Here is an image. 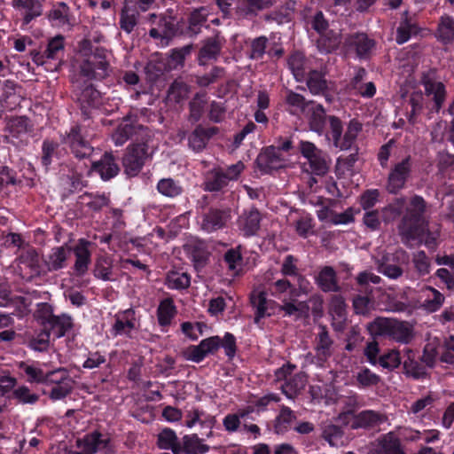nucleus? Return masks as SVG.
<instances>
[{
	"mask_svg": "<svg viewBox=\"0 0 454 454\" xmlns=\"http://www.w3.org/2000/svg\"><path fill=\"white\" fill-rule=\"evenodd\" d=\"M73 67L85 81L101 82L111 73L105 50L98 48L93 50L91 42L87 39L80 42Z\"/></svg>",
	"mask_w": 454,
	"mask_h": 454,
	"instance_id": "f257e3e1",
	"label": "nucleus"
},
{
	"mask_svg": "<svg viewBox=\"0 0 454 454\" xmlns=\"http://www.w3.org/2000/svg\"><path fill=\"white\" fill-rule=\"evenodd\" d=\"M429 204L419 194L412 195L405 207L397 231L404 246H411L412 240L419 239L429 225L427 213Z\"/></svg>",
	"mask_w": 454,
	"mask_h": 454,
	"instance_id": "f03ea898",
	"label": "nucleus"
},
{
	"mask_svg": "<svg viewBox=\"0 0 454 454\" xmlns=\"http://www.w3.org/2000/svg\"><path fill=\"white\" fill-rule=\"evenodd\" d=\"M79 95L78 100L81 104V112L83 121H89L93 116L90 107L98 109L106 114H109L117 108V103L113 98L106 96V92L98 90L97 87H77Z\"/></svg>",
	"mask_w": 454,
	"mask_h": 454,
	"instance_id": "7ed1b4c3",
	"label": "nucleus"
},
{
	"mask_svg": "<svg viewBox=\"0 0 454 454\" xmlns=\"http://www.w3.org/2000/svg\"><path fill=\"white\" fill-rule=\"evenodd\" d=\"M151 139L132 142L126 148L122 157L124 172L129 176H137L153 153L149 152L148 143Z\"/></svg>",
	"mask_w": 454,
	"mask_h": 454,
	"instance_id": "20e7f679",
	"label": "nucleus"
},
{
	"mask_svg": "<svg viewBox=\"0 0 454 454\" xmlns=\"http://www.w3.org/2000/svg\"><path fill=\"white\" fill-rule=\"evenodd\" d=\"M414 160L406 155L401 160L394 163L387 177L386 189L388 193L396 195L406 187L413 176Z\"/></svg>",
	"mask_w": 454,
	"mask_h": 454,
	"instance_id": "39448f33",
	"label": "nucleus"
},
{
	"mask_svg": "<svg viewBox=\"0 0 454 454\" xmlns=\"http://www.w3.org/2000/svg\"><path fill=\"white\" fill-rule=\"evenodd\" d=\"M88 124H74L71 127L69 132L63 137L62 141L67 144L73 154L78 159L89 158L94 148L90 144L88 138L92 137L88 130Z\"/></svg>",
	"mask_w": 454,
	"mask_h": 454,
	"instance_id": "423d86ee",
	"label": "nucleus"
},
{
	"mask_svg": "<svg viewBox=\"0 0 454 454\" xmlns=\"http://www.w3.org/2000/svg\"><path fill=\"white\" fill-rule=\"evenodd\" d=\"M299 150L301 154L307 159L311 174L318 176H324L327 174L329 160L325 152L317 148L312 142L303 140L299 143Z\"/></svg>",
	"mask_w": 454,
	"mask_h": 454,
	"instance_id": "0eeeda50",
	"label": "nucleus"
},
{
	"mask_svg": "<svg viewBox=\"0 0 454 454\" xmlns=\"http://www.w3.org/2000/svg\"><path fill=\"white\" fill-rule=\"evenodd\" d=\"M76 446L87 447L90 454H115V445L108 433L96 429L76 440Z\"/></svg>",
	"mask_w": 454,
	"mask_h": 454,
	"instance_id": "6e6552de",
	"label": "nucleus"
},
{
	"mask_svg": "<svg viewBox=\"0 0 454 454\" xmlns=\"http://www.w3.org/2000/svg\"><path fill=\"white\" fill-rule=\"evenodd\" d=\"M148 22L153 26L149 31L150 36L162 47L168 44L177 31V22L172 17L158 18L155 14H151Z\"/></svg>",
	"mask_w": 454,
	"mask_h": 454,
	"instance_id": "1a4fd4ad",
	"label": "nucleus"
},
{
	"mask_svg": "<svg viewBox=\"0 0 454 454\" xmlns=\"http://www.w3.org/2000/svg\"><path fill=\"white\" fill-rule=\"evenodd\" d=\"M231 211L229 207H209L206 208L201 215V230L211 233L224 228L231 220Z\"/></svg>",
	"mask_w": 454,
	"mask_h": 454,
	"instance_id": "9d476101",
	"label": "nucleus"
},
{
	"mask_svg": "<svg viewBox=\"0 0 454 454\" xmlns=\"http://www.w3.org/2000/svg\"><path fill=\"white\" fill-rule=\"evenodd\" d=\"M151 138L150 129L138 123H121L112 135V139L117 146L124 145L129 139H131L132 142H139Z\"/></svg>",
	"mask_w": 454,
	"mask_h": 454,
	"instance_id": "9b49d317",
	"label": "nucleus"
},
{
	"mask_svg": "<svg viewBox=\"0 0 454 454\" xmlns=\"http://www.w3.org/2000/svg\"><path fill=\"white\" fill-rule=\"evenodd\" d=\"M64 47V37L56 35L49 41L43 52L32 53V59L38 66H47L52 61L53 67L56 68L63 58Z\"/></svg>",
	"mask_w": 454,
	"mask_h": 454,
	"instance_id": "f8f14e48",
	"label": "nucleus"
},
{
	"mask_svg": "<svg viewBox=\"0 0 454 454\" xmlns=\"http://www.w3.org/2000/svg\"><path fill=\"white\" fill-rule=\"evenodd\" d=\"M72 255V247L64 244L53 247L42 255L45 273L59 271L67 267Z\"/></svg>",
	"mask_w": 454,
	"mask_h": 454,
	"instance_id": "ddd939ff",
	"label": "nucleus"
},
{
	"mask_svg": "<svg viewBox=\"0 0 454 454\" xmlns=\"http://www.w3.org/2000/svg\"><path fill=\"white\" fill-rule=\"evenodd\" d=\"M220 336L203 339L198 345H190L184 352V357L194 363L202 362L208 355H215L220 348Z\"/></svg>",
	"mask_w": 454,
	"mask_h": 454,
	"instance_id": "4468645a",
	"label": "nucleus"
},
{
	"mask_svg": "<svg viewBox=\"0 0 454 454\" xmlns=\"http://www.w3.org/2000/svg\"><path fill=\"white\" fill-rule=\"evenodd\" d=\"M255 164L262 174H271L285 166V159L275 145L263 147L258 154Z\"/></svg>",
	"mask_w": 454,
	"mask_h": 454,
	"instance_id": "2eb2a0df",
	"label": "nucleus"
},
{
	"mask_svg": "<svg viewBox=\"0 0 454 454\" xmlns=\"http://www.w3.org/2000/svg\"><path fill=\"white\" fill-rule=\"evenodd\" d=\"M90 246V241L85 239H78L77 244L72 247V253H74L75 257L72 270L74 275L77 278H82L88 272L89 267L91 263Z\"/></svg>",
	"mask_w": 454,
	"mask_h": 454,
	"instance_id": "dca6fc26",
	"label": "nucleus"
},
{
	"mask_svg": "<svg viewBox=\"0 0 454 454\" xmlns=\"http://www.w3.org/2000/svg\"><path fill=\"white\" fill-rule=\"evenodd\" d=\"M138 325L135 309L129 308L124 310H119L114 315V324L112 326V332L114 336L125 335L130 337V333L137 329Z\"/></svg>",
	"mask_w": 454,
	"mask_h": 454,
	"instance_id": "f3484780",
	"label": "nucleus"
},
{
	"mask_svg": "<svg viewBox=\"0 0 454 454\" xmlns=\"http://www.w3.org/2000/svg\"><path fill=\"white\" fill-rule=\"evenodd\" d=\"M262 215L257 207H251L242 211L237 220V226L245 237L255 236L260 230Z\"/></svg>",
	"mask_w": 454,
	"mask_h": 454,
	"instance_id": "a211bd4d",
	"label": "nucleus"
},
{
	"mask_svg": "<svg viewBox=\"0 0 454 454\" xmlns=\"http://www.w3.org/2000/svg\"><path fill=\"white\" fill-rule=\"evenodd\" d=\"M250 302L255 309L254 323L259 325L264 317H270L275 313L277 302L267 298L265 292H254L250 295Z\"/></svg>",
	"mask_w": 454,
	"mask_h": 454,
	"instance_id": "6ab92c4d",
	"label": "nucleus"
},
{
	"mask_svg": "<svg viewBox=\"0 0 454 454\" xmlns=\"http://www.w3.org/2000/svg\"><path fill=\"white\" fill-rule=\"evenodd\" d=\"M303 117L307 120L309 127L313 132L318 135L325 133L329 115L326 114L325 109L321 104L313 101L307 107V112Z\"/></svg>",
	"mask_w": 454,
	"mask_h": 454,
	"instance_id": "aec40b11",
	"label": "nucleus"
},
{
	"mask_svg": "<svg viewBox=\"0 0 454 454\" xmlns=\"http://www.w3.org/2000/svg\"><path fill=\"white\" fill-rule=\"evenodd\" d=\"M386 420V416L380 411L364 410L355 414L350 421L352 429L372 430L380 427Z\"/></svg>",
	"mask_w": 454,
	"mask_h": 454,
	"instance_id": "412c9836",
	"label": "nucleus"
},
{
	"mask_svg": "<svg viewBox=\"0 0 454 454\" xmlns=\"http://www.w3.org/2000/svg\"><path fill=\"white\" fill-rule=\"evenodd\" d=\"M219 132L217 127L206 128L199 124L188 137V145L194 153L202 152L209 140Z\"/></svg>",
	"mask_w": 454,
	"mask_h": 454,
	"instance_id": "4be33fe9",
	"label": "nucleus"
},
{
	"mask_svg": "<svg viewBox=\"0 0 454 454\" xmlns=\"http://www.w3.org/2000/svg\"><path fill=\"white\" fill-rule=\"evenodd\" d=\"M268 290L271 296L282 301H295L299 296L295 286L286 278L270 281L268 284Z\"/></svg>",
	"mask_w": 454,
	"mask_h": 454,
	"instance_id": "5701e85b",
	"label": "nucleus"
},
{
	"mask_svg": "<svg viewBox=\"0 0 454 454\" xmlns=\"http://www.w3.org/2000/svg\"><path fill=\"white\" fill-rule=\"evenodd\" d=\"M91 170L98 173L101 179L108 181L118 175L120 168L112 153H105L99 160L92 163Z\"/></svg>",
	"mask_w": 454,
	"mask_h": 454,
	"instance_id": "b1692460",
	"label": "nucleus"
},
{
	"mask_svg": "<svg viewBox=\"0 0 454 454\" xmlns=\"http://www.w3.org/2000/svg\"><path fill=\"white\" fill-rule=\"evenodd\" d=\"M315 283L324 293H338L340 291L337 272L332 266H324L315 277Z\"/></svg>",
	"mask_w": 454,
	"mask_h": 454,
	"instance_id": "393cba45",
	"label": "nucleus"
},
{
	"mask_svg": "<svg viewBox=\"0 0 454 454\" xmlns=\"http://www.w3.org/2000/svg\"><path fill=\"white\" fill-rule=\"evenodd\" d=\"M74 326L73 317L67 313L55 315L45 325L44 329L50 335H53L54 339L64 337Z\"/></svg>",
	"mask_w": 454,
	"mask_h": 454,
	"instance_id": "a878e982",
	"label": "nucleus"
},
{
	"mask_svg": "<svg viewBox=\"0 0 454 454\" xmlns=\"http://www.w3.org/2000/svg\"><path fill=\"white\" fill-rule=\"evenodd\" d=\"M20 263L27 267L31 273L35 276H44L45 268L42 256L33 247L25 248L19 256Z\"/></svg>",
	"mask_w": 454,
	"mask_h": 454,
	"instance_id": "bb28decb",
	"label": "nucleus"
},
{
	"mask_svg": "<svg viewBox=\"0 0 454 454\" xmlns=\"http://www.w3.org/2000/svg\"><path fill=\"white\" fill-rule=\"evenodd\" d=\"M223 46V40L220 36L215 35L207 38L202 43V46L198 54V61L200 65L215 60L219 56Z\"/></svg>",
	"mask_w": 454,
	"mask_h": 454,
	"instance_id": "cd10ccee",
	"label": "nucleus"
},
{
	"mask_svg": "<svg viewBox=\"0 0 454 454\" xmlns=\"http://www.w3.org/2000/svg\"><path fill=\"white\" fill-rule=\"evenodd\" d=\"M420 357L411 348H405L403 355L404 373L415 380L424 378L427 375L426 366L419 362Z\"/></svg>",
	"mask_w": 454,
	"mask_h": 454,
	"instance_id": "c85d7f7f",
	"label": "nucleus"
},
{
	"mask_svg": "<svg viewBox=\"0 0 454 454\" xmlns=\"http://www.w3.org/2000/svg\"><path fill=\"white\" fill-rule=\"evenodd\" d=\"M285 103L286 105V111L290 114L303 116L307 112V107L313 103V100H306L302 95L287 90L286 91Z\"/></svg>",
	"mask_w": 454,
	"mask_h": 454,
	"instance_id": "c756f323",
	"label": "nucleus"
},
{
	"mask_svg": "<svg viewBox=\"0 0 454 454\" xmlns=\"http://www.w3.org/2000/svg\"><path fill=\"white\" fill-rule=\"evenodd\" d=\"M156 444L160 450H171L173 454H181V441L175 430L169 427H164L159 432Z\"/></svg>",
	"mask_w": 454,
	"mask_h": 454,
	"instance_id": "7c9ffc66",
	"label": "nucleus"
},
{
	"mask_svg": "<svg viewBox=\"0 0 454 454\" xmlns=\"http://www.w3.org/2000/svg\"><path fill=\"white\" fill-rule=\"evenodd\" d=\"M414 338L413 327L404 321L393 319L388 340L408 344Z\"/></svg>",
	"mask_w": 454,
	"mask_h": 454,
	"instance_id": "2f4dec72",
	"label": "nucleus"
},
{
	"mask_svg": "<svg viewBox=\"0 0 454 454\" xmlns=\"http://www.w3.org/2000/svg\"><path fill=\"white\" fill-rule=\"evenodd\" d=\"M229 183L223 175V168H215L205 176L203 190L210 192H217L227 187Z\"/></svg>",
	"mask_w": 454,
	"mask_h": 454,
	"instance_id": "473e14b6",
	"label": "nucleus"
},
{
	"mask_svg": "<svg viewBox=\"0 0 454 454\" xmlns=\"http://www.w3.org/2000/svg\"><path fill=\"white\" fill-rule=\"evenodd\" d=\"M223 262L233 277L239 276L243 271L244 259L241 246L228 249L223 255Z\"/></svg>",
	"mask_w": 454,
	"mask_h": 454,
	"instance_id": "72a5a7b5",
	"label": "nucleus"
},
{
	"mask_svg": "<svg viewBox=\"0 0 454 454\" xmlns=\"http://www.w3.org/2000/svg\"><path fill=\"white\" fill-rule=\"evenodd\" d=\"M210 450L207 444L203 443L197 434H185L181 441V454H206Z\"/></svg>",
	"mask_w": 454,
	"mask_h": 454,
	"instance_id": "f704fd0d",
	"label": "nucleus"
},
{
	"mask_svg": "<svg viewBox=\"0 0 454 454\" xmlns=\"http://www.w3.org/2000/svg\"><path fill=\"white\" fill-rule=\"evenodd\" d=\"M287 65L297 82H301L305 80L309 67L303 53L295 51L291 54L287 60Z\"/></svg>",
	"mask_w": 454,
	"mask_h": 454,
	"instance_id": "c9c22d12",
	"label": "nucleus"
},
{
	"mask_svg": "<svg viewBox=\"0 0 454 454\" xmlns=\"http://www.w3.org/2000/svg\"><path fill=\"white\" fill-rule=\"evenodd\" d=\"M12 6L25 12L23 24L28 25L35 18L42 14V5L38 0H13Z\"/></svg>",
	"mask_w": 454,
	"mask_h": 454,
	"instance_id": "e433bc0d",
	"label": "nucleus"
},
{
	"mask_svg": "<svg viewBox=\"0 0 454 454\" xmlns=\"http://www.w3.org/2000/svg\"><path fill=\"white\" fill-rule=\"evenodd\" d=\"M344 427L333 423H325L322 426V438L331 446H341L345 442Z\"/></svg>",
	"mask_w": 454,
	"mask_h": 454,
	"instance_id": "4c0bfd02",
	"label": "nucleus"
},
{
	"mask_svg": "<svg viewBox=\"0 0 454 454\" xmlns=\"http://www.w3.org/2000/svg\"><path fill=\"white\" fill-rule=\"evenodd\" d=\"M333 340L325 325L319 326V333L316 337V352L320 360H326L332 355Z\"/></svg>",
	"mask_w": 454,
	"mask_h": 454,
	"instance_id": "58836bf2",
	"label": "nucleus"
},
{
	"mask_svg": "<svg viewBox=\"0 0 454 454\" xmlns=\"http://www.w3.org/2000/svg\"><path fill=\"white\" fill-rule=\"evenodd\" d=\"M177 313L176 307L172 298L163 299L157 309V320L161 327H168L171 325L173 318Z\"/></svg>",
	"mask_w": 454,
	"mask_h": 454,
	"instance_id": "ea45409f",
	"label": "nucleus"
},
{
	"mask_svg": "<svg viewBox=\"0 0 454 454\" xmlns=\"http://www.w3.org/2000/svg\"><path fill=\"white\" fill-rule=\"evenodd\" d=\"M436 39L443 44H450L454 41V19L449 15L440 18L435 31Z\"/></svg>",
	"mask_w": 454,
	"mask_h": 454,
	"instance_id": "a19ab883",
	"label": "nucleus"
},
{
	"mask_svg": "<svg viewBox=\"0 0 454 454\" xmlns=\"http://www.w3.org/2000/svg\"><path fill=\"white\" fill-rule=\"evenodd\" d=\"M393 319L387 317H376L366 325V329L372 339H388Z\"/></svg>",
	"mask_w": 454,
	"mask_h": 454,
	"instance_id": "79ce46f5",
	"label": "nucleus"
},
{
	"mask_svg": "<svg viewBox=\"0 0 454 454\" xmlns=\"http://www.w3.org/2000/svg\"><path fill=\"white\" fill-rule=\"evenodd\" d=\"M51 335L42 327L39 331H35L31 334L27 335L26 344L27 347L32 350L43 352L46 351L50 346Z\"/></svg>",
	"mask_w": 454,
	"mask_h": 454,
	"instance_id": "37998d69",
	"label": "nucleus"
},
{
	"mask_svg": "<svg viewBox=\"0 0 454 454\" xmlns=\"http://www.w3.org/2000/svg\"><path fill=\"white\" fill-rule=\"evenodd\" d=\"M306 376L302 373H296L290 377L281 386L282 393L289 399L295 398L306 386Z\"/></svg>",
	"mask_w": 454,
	"mask_h": 454,
	"instance_id": "c03bdc74",
	"label": "nucleus"
},
{
	"mask_svg": "<svg viewBox=\"0 0 454 454\" xmlns=\"http://www.w3.org/2000/svg\"><path fill=\"white\" fill-rule=\"evenodd\" d=\"M165 285L171 290H185L191 286V276L186 272L170 270L167 273Z\"/></svg>",
	"mask_w": 454,
	"mask_h": 454,
	"instance_id": "a18cd8bd",
	"label": "nucleus"
},
{
	"mask_svg": "<svg viewBox=\"0 0 454 454\" xmlns=\"http://www.w3.org/2000/svg\"><path fill=\"white\" fill-rule=\"evenodd\" d=\"M7 127L10 135L12 137L20 138L21 141L24 136L32 131L30 120L26 116H18L11 119Z\"/></svg>",
	"mask_w": 454,
	"mask_h": 454,
	"instance_id": "49530a36",
	"label": "nucleus"
},
{
	"mask_svg": "<svg viewBox=\"0 0 454 454\" xmlns=\"http://www.w3.org/2000/svg\"><path fill=\"white\" fill-rule=\"evenodd\" d=\"M156 189L161 195L171 199L176 198L184 192L180 182L171 177L160 179L156 185Z\"/></svg>",
	"mask_w": 454,
	"mask_h": 454,
	"instance_id": "de8ad7c7",
	"label": "nucleus"
},
{
	"mask_svg": "<svg viewBox=\"0 0 454 454\" xmlns=\"http://www.w3.org/2000/svg\"><path fill=\"white\" fill-rule=\"evenodd\" d=\"M60 156L59 144L52 139H44L42 144V165L48 169L53 162V159Z\"/></svg>",
	"mask_w": 454,
	"mask_h": 454,
	"instance_id": "09e8293b",
	"label": "nucleus"
},
{
	"mask_svg": "<svg viewBox=\"0 0 454 454\" xmlns=\"http://www.w3.org/2000/svg\"><path fill=\"white\" fill-rule=\"evenodd\" d=\"M355 385L359 388H369L372 387H375L381 380V377L380 375L374 373L365 366L361 367L358 370V372L355 375Z\"/></svg>",
	"mask_w": 454,
	"mask_h": 454,
	"instance_id": "8fccbe9b",
	"label": "nucleus"
},
{
	"mask_svg": "<svg viewBox=\"0 0 454 454\" xmlns=\"http://www.w3.org/2000/svg\"><path fill=\"white\" fill-rule=\"evenodd\" d=\"M74 381L72 378H66V381L51 386L49 398L53 401H59L69 395L74 389Z\"/></svg>",
	"mask_w": 454,
	"mask_h": 454,
	"instance_id": "3c124183",
	"label": "nucleus"
},
{
	"mask_svg": "<svg viewBox=\"0 0 454 454\" xmlns=\"http://www.w3.org/2000/svg\"><path fill=\"white\" fill-rule=\"evenodd\" d=\"M128 4H126L121 12L120 26L123 31L129 34L137 24L138 12L136 9L129 7Z\"/></svg>",
	"mask_w": 454,
	"mask_h": 454,
	"instance_id": "603ef678",
	"label": "nucleus"
},
{
	"mask_svg": "<svg viewBox=\"0 0 454 454\" xmlns=\"http://www.w3.org/2000/svg\"><path fill=\"white\" fill-rule=\"evenodd\" d=\"M404 199L396 198L381 210L382 219L385 223H390L400 217L403 212Z\"/></svg>",
	"mask_w": 454,
	"mask_h": 454,
	"instance_id": "864d4df0",
	"label": "nucleus"
},
{
	"mask_svg": "<svg viewBox=\"0 0 454 454\" xmlns=\"http://www.w3.org/2000/svg\"><path fill=\"white\" fill-rule=\"evenodd\" d=\"M112 259L108 256H99L95 262L94 276L104 281L112 280Z\"/></svg>",
	"mask_w": 454,
	"mask_h": 454,
	"instance_id": "5fc2aeb1",
	"label": "nucleus"
},
{
	"mask_svg": "<svg viewBox=\"0 0 454 454\" xmlns=\"http://www.w3.org/2000/svg\"><path fill=\"white\" fill-rule=\"evenodd\" d=\"M362 130V123L356 120L352 119L348 122L347 130L343 136L342 144L340 145V150H348L352 147L355 143L357 135Z\"/></svg>",
	"mask_w": 454,
	"mask_h": 454,
	"instance_id": "6e6d98bb",
	"label": "nucleus"
},
{
	"mask_svg": "<svg viewBox=\"0 0 454 454\" xmlns=\"http://www.w3.org/2000/svg\"><path fill=\"white\" fill-rule=\"evenodd\" d=\"M297 258H295L293 254H288L285 257L281 268H280V273L282 274L283 278L287 277H294L298 278L299 285L301 286V281L304 280V276H302L299 269L296 265Z\"/></svg>",
	"mask_w": 454,
	"mask_h": 454,
	"instance_id": "4d7b16f0",
	"label": "nucleus"
},
{
	"mask_svg": "<svg viewBox=\"0 0 454 454\" xmlns=\"http://www.w3.org/2000/svg\"><path fill=\"white\" fill-rule=\"evenodd\" d=\"M296 419V415L294 411H292L287 406H283L280 410L279 414L277 416L275 419V430L277 433H282L286 431L292 422Z\"/></svg>",
	"mask_w": 454,
	"mask_h": 454,
	"instance_id": "13d9d810",
	"label": "nucleus"
},
{
	"mask_svg": "<svg viewBox=\"0 0 454 454\" xmlns=\"http://www.w3.org/2000/svg\"><path fill=\"white\" fill-rule=\"evenodd\" d=\"M349 43L356 47L358 57L364 58L374 46L372 40L369 39L364 34H358L350 38Z\"/></svg>",
	"mask_w": 454,
	"mask_h": 454,
	"instance_id": "bf43d9fd",
	"label": "nucleus"
},
{
	"mask_svg": "<svg viewBox=\"0 0 454 454\" xmlns=\"http://www.w3.org/2000/svg\"><path fill=\"white\" fill-rule=\"evenodd\" d=\"M439 233L429 230V225L427 226L426 231L419 237V239L411 241V246H405L408 248H412L414 246L424 244L428 249L434 250L438 246Z\"/></svg>",
	"mask_w": 454,
	"mask_h": 454,
	"instance_id": "052dcab7",
	"label": "nucleus"
},
{
	"mask_svg": "<svg viewBox=\"0 0 454 454\" xmlns=\"http://www.w3.org/2000/svg\"><path fill=\"white\" fill-rule=\"evenodd\" d=\"M53 26L64 27L68 24V7L65 3L59 4L48 15Z\"/></svg>",
	"mask_w": 454,
	"mask_h": 454,
	"instance_id": "680f3d73",
	"label": "nucleus"
},
{
	"mask_svg": "<svg viewBox=\"0 0 454 454\" xmlns=\"http://www.w3.org/2000/svg\"><path fill=\"white\" fill-rule=\"evenodd\" d=\"M372 454H406L397 438L385 437L380 444V448Z\"/></svg>",
	"mask_w": 454,
	"mask_h": 454,
	"instance_id": "e2e57ef3",
	"label": "nucleus"
},
{
	"mask_svg": "<svg viewBox=\"0 0 454 454\" xmlns=\"http://www.w3.org/2000/svg\"><path fill=\"white\" fill-rule=\"evenodd\" d=\"M412 263L419 276L424 277L430 273L431 262L425 251L420 250L415 253L412 257Z\"/></svg>",
	"mask_w": 454,
	"mask_h": 454,
	"instance_id": "0e129e2a",
	"label": "nucleus"
},
{
	"mask_svg": "<svg viewBox=\"0 0 454 454\" xmlns=\"http://www.w3.org/2000/svg\"><path fill=\"white\" fill-rule=\"evenodd\" d=\"M55 316L53 306L48 302H39L34 312V317L44 327L45 325Z\"/></svg>",
	"mask_w": 454,
	"mask_h": 454,
	"instance_id": "69168bd1",
	"label": "nucleus"
},
{
	"mask_svg": "<svg viewBox=\"0 0 454 454\" xmlns=\"http://www.w3.org/2000/svg\"><path fill=\"white\" fill-rule=\"evenodd\" d=\"M402 363L400 353L396 350H388L379 356L378 364L388 370L397 368Z\"/></svg>",
	"mask_w": 454,
	"mask_h": 454,
	"instance_id": "338daca9",
	"label": "nucleus"
},
{
	"mask_svg": "<svg viewBox=\"0 0 454 454\" xmlns=\"http://www.w3.org/2000/svg\"><path fill=\"white\" fill-rule=\"evenodd\" d=\"M427 290L431 294L424 301V307L430 312L437 311L444 302L443 294L437 289L429 286Z\"/></svg>",
	"mask_w": 454,
	"mask_h": 454,
	"instance_id": "774afa93",
	"label": "nucleus"
}]
</instances>
